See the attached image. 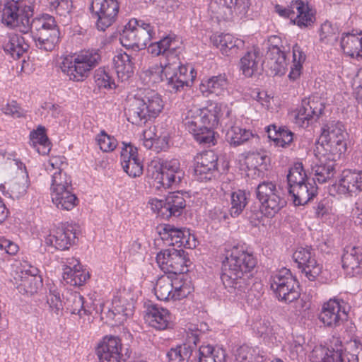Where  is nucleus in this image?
Listing matches in <instances>:
<instances>
[{
	"label": "nucleus",
	"instance_id": "nucleus-15",
	"mask_svg": "<svg viewBox=\"0 0 362 362\" xmlns=\"http://www.w3.org/2000/svg\"><path fill=\"white\" fill-rule=\"evenodd\" d=\"M65 158L61 156H54L49 158L45 165L47 172L51 175V193L66 189H73L71 178L64 171L66 163Z\"/></svg>",
	"mask_w": 362,
	"mask_h": 362
},
{
	"label": "nucleus",
	"instance_id": "nucleus-57",
	"mask_svg": "<svg viewBox=\"0 0 362 362\" xmlns=\"http://www.w3.org/2000/svg\"><path fill=\"white\" fill-rule=\"evenodd\" d=\"M305 171L301 163H296L289 169L287 175L288 189L294 185H300L308 181Z\"/></svg>",
	"mask_w": 362,
	"mask_h": 362
},
{
	"label": "nucleus",
	"instance_id": "nucleus-41",
	"mask_svg": "<svg viewBox=\"0 0 362 362\" xmlns=\"http://www.w3.org/2000/svg\"><path fill=\"white\" fill-rule=\"evenodd\" d=\"M30 144L40 154L45 155L49 151V142L44 127L39 126L36 130L30 132Z\"/></svg>",
	"mask_w": 362,
	"mask_h": 362
},
{
	"label": "nucleus",
	"instance_id": "nucleus-61",
	"mask_svg": "<svg viewBox=\"0 0 362 362\" xmlns=\"http://www.w3.org/2000/svg\"><path fill=\"white\" fill-rule=\"evenodd\" d=\"M124 171L130 177H139L143 173L144 165L141 157L122 165Z\"/></svg>",
	"mask_w": 362,
	"mask_h": 362
},
{
	"label": "nucleus",
	"instance_id": "nucleus-54",
	"mask_svg": "<svg viewBox=\"0 0 362 362\" xmlns=\"http://www.w3.org/2000/svg\"><path fill=\"white\" fill-rule=\"evenodd\" d=\"M235 359L237 362H262L263 356L257 349L243 345L237 349Z\"/></svg>",
	"mask_w": 362,
	"mask_h": 362
},
{
	"label": "nucleus",
	"instance_id": "nucleus-3",
	"mask_svg": "<svg viewBox=\"0 0 362 362\" xmlns=\"http://www.w3.org/2000/svg\"><path fill=\"white\" fill-rule=\"evenodd\" d=\"M219 110L217 105L213 110L194 106L184 114L183 125L199 144L208 146L216 144V136L213 129L218 126Z\"/></svg>",
	"mask_w": 362,
	"mask_h": 362
},
{
	"label": "nucleus",
	"instance_id": "nucleus-10",
	"mask_svg": "<svg viewBox=\"0 0 362 362\" xmlns=\"http://www.w3.org/2000/svg\"><path fill=\"white\" fill-rule=\"evenodd\" d=\"M275 12L280 16L289 18L291 23L300 28H305L315 22V13L307 3L302 0H295L287 6L276 5Z\"/></svg>",
	"mask_w": 362,
	"mask_h": 362
},
{
	"label": "nucleus",
	"instance_id": "nucleus-7",
	"mask_svg": "<svg viewBox=\"0 0 362 362\" xmlns=\"http://www.w3.org/2000/svg\"><path fill=\"white\" fill-rule=\"evenodd\" d=\"M148 173L152 179V185L157 189L177 187L185 177V171L177 159L165 160L158 164L152 163L148 168Z\"/></svg>",
	"mask_w": 362,
	"mask_h": 362
},
{
	"label": "nucleus",
	"instance_id": "nucleus-46",
	"mask_svg": "<svg viewBox=\"0 0 362 362\" xmlns=\"http://www.w3.org/2000/svg\"><path fill=\"white\" fill-rule=\"evenodd\" d=\"M292 54V64L291 66V71L288 74V77L291 79L296 80L301 74L303 64L306 59V54L303 48L298 44H295L293 46Z\"/></svg>",
	"mask_w": 362,
	"mask_h": 362
},
{
	"label": "nucleus",
	"instance_id": "nucleus-30",
	"mask_svg": "<svg viewBox=\"0 0 362 362\" xmlns=\"http://www.w3.org/2000/svg\"><path fill=\"white\" fill-rule=\"evenodd\" d=\"M262 55L258 48L253 47L240 59V69L247 77H251L262 65Z\"/></svg>",
	"mask_w": 362,
	"mask_h": 362
},
{
	"label": "nucleus",
	"instance_id": "nucleus-12",
	"mask_svg": "<svg viewBox=\"0 0 362 362\" xmlns=\"http://www.w3.org/2000/svg\"><path fill=\"white\" fill-rule=\"evenodd\" d=\"M156 263L165 273L181 274L188 271L185 252L175 248L161 250L156 255Z\"/></svg>",
	"mask_w": 362,
	"mask_h": 362
},
{
	"label": "nucleus",
	"instance_id": "nucleus-44",
	"mask_svg": "<svg viewBox=\"0 0 362 362\" xmlns=\"http://www.w3.org/2000/svg\"><path fill=\"white\" fill-rule=\"evenodd\" d=\"M17 289L21 293L33 295L37 292L42 286V279L37 275L21 276V279L16 280Z\"/></svg>",
	"mask_w": 362,
	"mask_h": 362
},
{
	"label": "nucleus",
	"instance_id": "nucleus-48",
	"mask_svg": "<svg viewBox=\"0 0 362 362\" xmlns=\"http://www.w3.org/2000/svg\"><path fill=\"white\" fill-rule=\"evenodd\" d=\"M59 30L54 18L49 14H43L30 21V30L35 33Z\"/></svg>",
	"mask_w": 362,
	"mask_h": 362
},
{
	"label": "nucleus",
	"instance_id": "nucleus-55",
	"mask_svg": "<svg viewBox=\"0 0 362 362\" xmlns=\"http://www.w3.org/2000/svg\"><path fill=\"white\" fill-rule=\"evenodd\" d=\"M49 292L47 295V303L49 310L57 315L63 310V303L59 289L54 284H47Z\"/></svg>",
	"mask_w": 362,
	"mask_h": 362
},
{
	"label": "nucleus",
	"instance_id": "nucleus-11",
	"mask_svg": "<svg viewBox=\"0 0 362 362\" xmlns=\"http://www.w3.org/2000/svg\"><path fill=\"white\" fill-rule=\"evenodd\" d=\"M257 198L262 204L261 210L267 216H274L286 204L281 190L272 182H263L257 187Z\"/></svg>",
	"mask_w": 362,
	"mask_h": 362
},
{
	"label": "nucleus",
	"instance_id": "nucleus-6",
	"mask_svg": "<svg viewBox=\"0 0 362 362\" xmlns=\"http://www.w3.org/2000/svg\"><path fill=\"white\" fill-rule=\"evenodd\" d=\"M157 29L154 24L144 20L132 18L124 26L119 40L127 48L142 49L156 38Z\"/></svg>",
	"mask_w": 362,
	"mask_h": 362
},
{
	"label": "nucleus",
	"instance_id": "nucleus-49",
	"mask_svg": "<svg viewBox=\"0 0 362 362\" xmlns=\"http://www.w3.org/2000/svg\"><path fill=\"white\" fill-rule=\"evenodd\" d=\"M248 203V197L244 190L238 189L230 194V214L232 217L239 216Z\"/></svg>",
	"mask_w": 362,
	"mask_h": 362
},
{
	"label": "nucleus",
	"instance_id": "nucleus-37",
	"mask_svg": "<svg viewBox=\"0 0 362 362\" xmlns=\"http://www.w3.org/2000/svg\"><path fill=\"white\" fill-rule=\"evenodd\" d=\"M256 134L250 129H247L236 124L231 125L226 132V139L227 141L234 146L243 144L254 138Z\"/></svg>",
	"mask_w": 362,
	"mask_h": 362
},
{
	"label": "nucleus",
	"instance_id": "nucleus-22",
	"mask_svg": "<svg viewBox=\"0 0 362 362\" xmlns=\"http://www.w3.org/2000/svg\"><path fill=\"white\" fill-rule=\"evenodd\" d=\"M145 320L151 327L158 330H165L173 326V317L169 310L157 305L148 306Z\"/></svg>",
	"mask_w": 362,
	"mask_h": 362
},
{
	"label": "nucleus",
	"instance_id": "nucleus-20",
	"mask_svg": "<svg viewBox=\"0 0 362 362\" xmlns=\"http://www.w3.org/2000/svg\"><path fill=\"white\" fill-rule=\"evenodd\" d=\"M200 332L189 329L187 334L186 342L172 348L167 353L168 362H188L192 352L199 341Z\"/></svg>",
	"mask_w": 362,
	"mask_h": 362
},
{
	"label": "nucleus",
	"instance_id": "nucleus-36",
	"mask_svg": "<svg viewBox=\"0 0 362 362\" xmlns=\"http://www.w3.org/2000/svg\"><path fill=\"white\" fill-rule=\"evenodd\" d=\"M59 30H52L49 32L35 33L33 40L35 46L43 51H52L59 41Z\"/></svg>",
	"mask_w": 362,
	"mask_h": 362
},
{
	"label": "nucleus",
	"instance_id": "nucleus-13",
	"mask_svg": "<svg viewBox=\"0 0 362 362\" xmlns=\"http://www.w3.org/2000/svg\"><path fill=\"white\" fill-rule=\"evenodd\" d=\"M119 5L117 0H92L90 10L98 18L96 27L105 31L115 21Z\"/></svg>",
	"mask_w": 362,
	"mask_h": 362
},
{
	"label": "nucleus",
	"instance_id": "nucleus-14",
	"mask_svg": "<svg viewBox=\"0 0 362 362\" xmlns=\"http://www.w3.org/2000/svg\"><path fill=\"white\" fill-rule=\"evenodd\" d=\"M79 227L73 223H62L46 237L45 244L57 250H68L76 242Z\"/></svg>",
	"mask_w": 362,
	"mask_h": 362
},
{
	"label": "nucleus",
	"instance_id": "nucleus-34",
	"mask_svg": "<svg viewBox=\"0 0 362 362\" xmlns=\"http://www.w3.org/2000/svg\"><path fill=\"white\" fill-rule=\"evenodd\" d=\"M362 262V247H346L341 257V263L344 269L350 274L355 268H358Z\"/></svg>",
	"mask_w": 362,
	"mask_h": 362
},
{
	"label": "nucleus",
	"instance_id": "nucleus-45",
	"mask_svg": "<svg viewBox=\"0 0 362 362\" xmlns=\"http://www.w3.org/2000/svg\"><path fill=\"white\" fill-rule=\"evenodd\" d=\"M166 207L164 211L170 214V217L178 216L186 206V202L179 191L169 194L165 198Z\"/></svg>",
	"mask_w": 362,
	"mask_h": 362
},
{
	"label": "nucleus",
	"instance_id": "nucleus-24",
	"mask_svg": "<svg viewBox=\"0 0 362 362\" xmlns=\"http://www.w3.org/2000/svg\"><path fill=\"white\" fill-rule=\"evenodd\" d=\"M350 310V307L347 306V309L345 306H342L341 304V312L343 313V315H341V321L343 322V336H341V349H343V353L355 352L358 348V344L356 339V326L354 324L346 319L348 313Z\"/></svg>",
	"mask_w": 362,
	"mask_h": 362
},
{
	"label": "nucleus",
	"instance_id": "nucleus-50",
	"mask_svg": "<svg viewBox=\"0 0 362 362\" xmlns=\"http://www.w3.org/2000/svg\"><path fill=\"white\" fill-rule=\"evenodd\" d=\"M339 37V26L337 23L324 22L320 29V40L325 44L334 45Z\"/></svg>",
	"mask_w": 362,
	"mask_h": 362
},
{
	"label": "nucleus",
	"instance_id": "nucleus-33",
	"mask_svg": "<svg viewBox=\"0 0 362 362\" xmlns=\"http://www.w3.org/2000/svg\"><path fill=\"white\" fill-rule=\"evenodd\" d=\"M362 177L359 173L344 170L341 173V193L352 195L362 190Z\"/></svg>",
	"mask_w": 362,
	"mask_h": 362
},
{
	"label": "nucleus",
	"instance_id": "nucleus-35",
	"mask_svg": "<svg viewBox=\"0 0 362 362\" xmlns=\"http://www.w3.org/2000/svg\"><path fill=\"white\" fill-rule=\"evenodd\" d=\"M52 203L58 209L72 210L78 203V199L72 189L51 193Z\"/></svg>",
	"mask_w": 362,
	"mask_h": 362
},
{
	"label": "nucleus",
	"instance_id": "nucleus-9",
	"mask_svg": "<svg viewBox=\"0 0 362 362\" xmlns=\"http://www.w3.org/2000/svg\"><path fill=\"white\" fill-rule=\"evenodd\" d=\"M32 11L24 4L23 0H8L2 13V23L26 34L30 31V18Z\"/></svg>",
	"mask_w": 362,
	"mask_h": 362
},
{
	"label": "nucleus",
	"instance_id": "nucleus-40",
	"mask_svg": "<svg viewBox=\"0 0 362 362\" xmlns=\"http://www.w3.org/2000/svg\"><path fill=\"white\" fill-rule=\"evenodd\" d=\"M226 351L221 347L203 345L199 349L197 362H226Z\"/></svg>",
	"mask_w": 362,
	"mask_h": 362
},
{
	"label": "nucleus",
	"instance_id": "nucleus-21",
	"mask_svg": "<svg viewBox=\"0 0 362 362\" xmlns=\"http://www.w3.org/2000/svg\"><path fill=\"white\" fill-rule=\"evenodd\" d=\"M324 107L322 102L319 99L303 100L295 115V123L302 127L308 126L310 122L319 117Z\"/></svg>",
	"mask_w": 362,
	"mask_h": 362
},
{
	"label": "nucleus",
	"instance_id": "nucleus-58",
	"mask_svg": "<svg viewBox=\"0 0 362 362\" xmlns=\"http://www.w3.org/2000/svg\"><path fill=\"white\" fill-rule=\"evenodd\" d=\"M67 302L72 314H76L81 317L84 313H90V310L84 308V298L78 292L71 293L67 298Z\"/></svg>",
	"mask_w": 362,
	"mask_h": 362
},
{
	"label": "nucleus",
	"instance_id": "nucleus-16",
	"mask_svg": "<svg viewBox=\"0 0 362 362\" xmlns=\"http://www.w3.org/2000/svg\"><path fill=\"white\" fill-rule=\"evenodd\" d=\"M159 235L168 245L189 249L195 248L197 246V239L189 229L179 228L173 225L165 224L161 227Z\"/></svg>",
	"mask_w": 362,
	"mask_h": 362
},
{
	"label": "nucleus",
	"instance_id": "nucleus-47",
	"mask_svg": "<svg viewBox=\"0 0 362 362\" xmlns=\"http://www.w3.org/2000/svg\"><path fill=\"white\" fill-rule=\"evenodd\" d=\"M93 78L96 86L100 89H115L116 88L114 74L110 69L99 67L95 71Z\"/></svg>",
	"mask_w": 362,
	"mask_h": 362
},
{
	"label": "nucleus",
	"instance_id": "nucleus-39",
	"mask_svg": "<svg viewBox=\"0 0 362 362\" xmlns=\"http://www.w3.org/2000/svg\"><path fill=\"white\" fill-rule=\"evenodd\" d=\"M328 161L323 162L320 160V163H315L312 167V174L313 175V182L315 181L319 183L326 182L331 179L334 174L335 160L327 158Z\"/></svg>",
	"mask_w": 362,
	"mask_h": 362
},
{
	"label": "nucleus",
	"instance_id": "nucleus-52",
	"mask_svg": "<svg viewBox=\"0 0 362 362\" xmlns=\"http://www.w3.org/2000/svg\"><path fill=\"white\" fill-rule=\"evenodd\" d=\"M216 2L229 8L240 18L245 17L250 6V0H216Z\"/></svg>",
	"mask_w": 362,
	"mask_h": 362
},
{
	"label": "nucleus",
	"instance_id": "nucleus-23",
	"mask_svg": "<svg viewBox=\"0 0 362 362\" xmlns=\"http://www.w3.org/2000/svg\"><path fill=\"white\" fill-rule=\"evenodd\" d=\"M88 278V272L83 269L78 259L74 257L66 259L63 279L66 284L74 286H81Z\"/></svg>",
	"mask_w": 362,
	"mask_h": 362
},
{
	"label": "nucleus",
	"instance_id": "nucleus-25",
	"mask_svg": "<svg viewBox=\"0 0 362 362\" xmlns=\"http://www.w3.org/2000/svg\"><path fill=\"white\" fill-rule=\"evenodd\" d=\"M228 86L229 82L226 74H219L203 79L199 90L205 96H223L228 93Z\"/></svg>",
	"mask_w": 362,
	"mask_h": 362
},
{
	"label": "nucleus",
	"instance_id": "nucleus-4",
	"mask_svg": "<svg viewBox=\"0 0 362 362\" xmlns=\"http://www.w3.org/2000/svg\"><path fill=\"white\" fill-rule=\"evenodd\" d=\"M164 102L154 90H139L129 99L128 120L137 126L156 118L162 112Z\"/></svg>",
	"mask_w": 362,
	"mask_h": 362
},
{
	"label": "nucleus",
	"instance_id": "nucleus-27",
	"mask_svg": "<svg viewBox=\"0 0 362 362\" xmlns=\"http://www.w3.org/2000/svg\"><path fill=\"white\" fill-rule=\"evenodd\" d=\"M3 48L13 59H19L28 50L29 45L22 35L11 33L5 39Z\"/></svg>",
	"mask_w": 362,
	"mask_h": 362
},
{
	"label": "nucleus",
	"instance_id": "nucleus-26",
	"mask_svg": "<svg viewBox=\"0 0 362 362\" xmlns=\"http://www.w3.org/2000/svg\"><path fill=\"white\" fill-rule=\"evenodd\" d=\"M288 193L295 206H303L317 195V187L315 182L308 180L288 189Z\"/></svg>",
	"mask_w": 362,
	"mask_h": 362
},
{
	"label": "nucleus",
	"instance_id": "nucleus-42",
	"mask_svg": "<svg viewBox=\"0 0 362 362\" xmlns=\"http://www.w3.org/2000/svg\"><path fill=\"white\" fill-rule=\"evenodd\" d=\"M361 46L359 37L354 33H343L341 37V49L344 53L351 58L360 57L358 50Z\"/></svg>",
	"mask_w": 362,
	"mask_h": 362
},
{
	"label": "nucleus",
	"instance_id": "nucleus-43",
	"mask_svg": "<svg viewBox=\"0 0 362 362\" xmlns=\"http://www.w3.org/2000/svg\"><path fill=\"white\" fill-rule=\"evenodd\" d=\"M112 309H109L105 312V318L112 320L116 324H122L127 318L133 315V309L131 306L124 308L119 300H114L112 303Z\"/></svg>",
	"mask_w": 362,
	"mask_h": 362
},
{
	"label": "nucleus",
	"instance_id": "nucleus-18",
	"mask_svg": "<svg viewBox=\"0 0 362 362\" xmlns=\"http://www.w3.org/2000/svg\"><path fill=\"white\" fill-rule=\"evenodd\" d=\"M293 258L309 281H315L321 273L322 266L317 263L311 249L299 247L293 253Z\"/></svg>",
	"mask_w": 362,
	"mask_h": 362
},
{
	"label": "nucleus",
	"instance_id": "nucleus-2",
	"mask_svg": "<svg viewBox=\"0 0 362 362\" xmlns=\"http://www.w3.org/2000/svg\"><path fill=\"white\" fill-rule=\"evenodd\" d=\"M252 253L243 246H234L227 250L222 261L221 279L228 292L243 298L248 291L249 284L245 276L256 266Z\"/></svg>",
	"mask_w": 362,
	"mask_h": 362
},
{
	"label": "nucleus",
	"instance_id": "nucleus-64",
	"mask_svg": "<svg viewBox=\"0 0 362 362\" xmlns=\"http://www.w3.org/2000/svg\"><path fill=\"white\" fill-rule=\"evenodd\" d=\"M1 110L5 115H9L13 118L24 117L26 115V111L21 108L14 100L4 105Z\"/></svg>",
	"mask_w": 362,
	"mask_h": 362
},
{
	"label": "nucleus",
	"instance_id": "nucleus-19",
	"mask_svg": "<svg viewBox=\"0 0 362 362\" xmlns=\"http://www.w3.org/2000/svg\"><path fill=\"white\" fill-rule=\"evenodd\" d=\"M122 344L117 337L105 336L98 344L96 354L100 362H121Z\"/></svg>",
	"mask_w": 362,
	"mask_h": 362
},
{
	"label": "nucleus",
	"instance_id": "nucleus-8",
	"mask_svg": "<svg viewBox=\"0 0 362 362\" xmlns=\"http://www.w3.org/2000/svg\"><path fill=\"white\" fill-rule=\"evenodd\" d=\"M269 282L270 288L279 300L291 303L300 296L298 281L288 269L282 268L274 272Z\"/></svg>",
	"mask_w": 362,
	"mask_h": 362
},
{
	"label": "nucleus",
	"instance_id": "nucleus-1",
	"mask_svg": "<svg viewBox=\"0 0 362 362\" xmlns=\"http://www.w3.org/2000/svg\"><path fill=\"white\" fill-rule=\"evenodd\" d=\"M148 52L155 56L161 55L159 64L152 66L146 72V76L149 77L148 83L166 81L169 91L174 93L192 85L197 72L192 64H182L180 50L174 38L166 36L150 43Z\"/></svg>",
	"mask_w": 362,
	"mask_h": 362
},
{
	"label": "nucleus",
	"instance_id": "nucleus-29",
	"mask_svg": "<svg viewBox=\"0 0 362 362\" xmlns=\"http://www.w3.org/2000/svg\"><path fill=\"white\" fill-rule=\"evenodd\" d=\"M339 298L334 296L324 303L318 318L325 326L332 327L336 325L339 318Z\"/></svg>",
	"mask_w": 362,
	"mask_h": 362
},
{
	"label": "nucleus",
	"instance_id": "nucleus-38",
	"mask_svg": "<svg viewBox=\"0 0 362 362\" xmlns=\"http://www.w3.org/2000/svg\"><path fill=\"white\" fill-rule=\"evenodd\" d=\"M268 137L272 140L275 145L280 147L288 146L293 139V134L286 127H278L276 125H269L267 127Z\"/></svg>",
	"mask_w": 362,
	"mask_h": 362
},
{
	"label": "nucleus",
	"instance_id": "nucleus-53",
	"mask_svg": "<svg viewBox=\"0 0 362 362\" xmlns=\"http://www.w3.org/2000/svg\"><path fill=\"white\" fill-rule=\"evenodd\" d=\"M173 289L172 290V300H178L187 297L194 290L191 282L182 278L173 279Z\"/></svg>",
	"mask_w": 362,
	"mask_h": 362
},
{
	"label": "nucleus",
	"instance_id": "nucleus-56",
	"mask_svg": "<svg viewBox=\"0 0 362 362\" xmlns=\"http://www.w3.org/2000/svg\"><path fill=\"white\" fill-rule=\"evenodd\" d=\"M339 127L338 126V122H332L326 124L322 128V132L320 139L322 140V143L325 142L330 146H337L339 145Z\"/></svg>",
	"mask_w": 362,
	"mask_h": 362
},
{
	"label": "nucleus",
	"instance_id": "nucleus-60",
	"mask_svg": "<svg viewBox=\"0 0 362 362\" xmlns=\"http://www.w3.org/2000/svg\"><path fill=\"white\" fill-rule=\"evenodd\" d=\"M95 141L103 152L114 151L118 144L117 139L113 136L107 134L105 130L100 131L95 136Z\"/></svg>",
	"mask_w": 362,
	"mask_h": 362
},
{
	"label": "nucleus",
	"instance_id": "nucleus-31",
	"mask_svg": "<svg viewBox=\"0 0 362 362\" xmlns=\"http://www.w3.org/2000/svg\"><path fill=\"white\" fill-rule=\"evenodd\" d=\"M267 158L264 151H252L246 153L245 156V173L248 177L255 179L259 177L261 171L259 167L265 163Z\"/></svg>",
	"mask_w": 362,
	"mask_h": 362
},
{
	"label": "nucleus",
	"instance_id": "nucleus-51",
	"mask_svg": "<svg viewBox=\"0 0 362 362\" xmlns=\"http://www.w3.org/2000/svg\"><path fill=\"white\" fill-rule=\"evenodd\" d=\"M173 289V281L168 276L160 277L154 287L155 294L160 300H172V290Z\"/></svg>",
	"mask_w": 362,
	"mask_h": 362
},
{
	"label": "nucleus",
	"instance_id": "nucleus-32",
	"mask_svg": "<svg viewBox=\"0 0 362 362\" xmlns=\"http://www.w3.org/2000/svg\"><path fill=\"white\" fill-rule=\"evenodd\" d=\"M113 64L118 78L121 81L129 79L134 72V64L126 52H117L113 58Z\"/></svg>",
	"mask_w": 362,
	"mask_h": 362
},
{
	"label": "nucleus",
	"instance_id": "nucleus-62",
	"mask_svg": "<svg viewBox=\"0 0 362 362\" xmlns=\"http://www.w3.org/2000/svg\"><path fill=\"white\" fill-rule=\"evenodd\" d=\"M16 272L17 276L15 277V279L17 280L21 279V275H37L39 270L37 267L33 266L28 261L22 259L21 261L17 262Z\"/></svg>",
	"mask_w": 362,
	"mask_h": 362
},
{
	"label": "nucleus",
	"instance_id": "nucleus-5",
	"mask_svg": "<svg viewBox=\"0 0 362 362\" xmlns=\"http://www.w3.org/2000/svg\"><path fill=\"white\" fill-rule=\"evenodd\" d=\"M102 59L101 50L98 48L84 49L66 57L62 63L63 73L74 81H83Z\"/></svg>",
	"mask_w": 362,
	"mask_h": 362
},
{
	"label": "nucleus",
	"instance_id": "nucleus-28",
	"mask_svg": "<svg viewBox=\"0 0 362 362\" xmlns=\"http://www.w3.org/2000/svg\"><path fill=\"white\" fill-rule=\"evenodd\" d=\"M211 43L217 48L220 49L223 54L228 55L230 51H234L238 48L243 47L244 42L235 38L229 33H214L211 37Z\"/></svg>",
	"mask_w": 362,
	"mask_h": 362
},
{
	"label": "nucleus",
	"instance_id": "nucleus-63",
	"mask_svg": "<svg viewBox=\"0 0 362 362\" xmlns=\"http://www.w3.org/2000/svg\"><path fill=\"white\" fill-rule=\"evenodd\" d=\"M272 52L273 54H277V57L276 59H272V61L274 60L275 64L274 66V70L276 71V74H283L287 66L286 52L281 51L280 48L276 46L272 48Z\"/></svg>",
	"mask_w": 362,
	"mask_h": 362
},
{
	"label": "nucleus",
	"instance_id": "nucleus-17",
	"mask_svg": "<svg viewBox=\"0 0 362 362\" xmlns=\"http://www.w3.org/2000/svg\"><path fill=\"white\" fill-rule=\"evenodd\" d=\"M218 170V156L213 151H206L194 157V175L201 181L210 180Z\"/></svg>",
	"mask_w": 362,
	"mask_h": 362
},
{
	"label": "nucleus",
	"instance_id": "nucleus-59",
	"mask_svg": "<svg viewBox=\"0 0 362 362\" xmlns=\"http://www.w3.org/2000/svg\"><path fill=\"white\" fill-rule=\"evenodd\" d=\"M46 6L60 16L66 17L71 11V0H46Z\"/></svg>",
	"mask_w": 362,
	"mask_h": 362
}]
</instances>
